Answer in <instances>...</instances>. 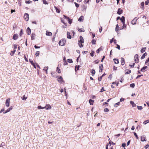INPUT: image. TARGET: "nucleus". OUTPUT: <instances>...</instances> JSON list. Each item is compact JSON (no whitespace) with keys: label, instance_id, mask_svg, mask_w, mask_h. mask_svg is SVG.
<instances>
[{"label":"nucleus","instance_id":"1","mask_svg":"<svg viewBox=\"0 0 149 149\" xmlns=\"http://www.w3.org/2000/svg\"><path fill=\"white\" fill-rule=\"evenodd\" d=\"M66 40L65 38H63L60 40L59 42V44L61 46H64L66 43Z\"/></svg>","mask_w":149,"mask_h":149},{"label":"nucleus","instance_id":"2","mask_svg":"<svg viewBox=\"0 0 149 149\" xmlns=\"http://www.w3.org/2000/svg\"><path fill=\"white\" fill-rule=\"evenodd\" d=\"M29 15L28 13H25L24 15V17L25 21H27L29 19Z\"/></svg>","mask_w":149,"mask_h":149},{"label":"nucleus","instance_id":"3","mask_svg":"<svg viewBox=\"0 0 149 149\" xmlns=\"http://www.w3.org/2000/svg\"><path fill=\"white\" fill-rule=\"evenodd\" d=\"M134 61L135 63H137L139 62L138 55L137 54H136L135 55L134 57Z\"/></svg>","mask_w":149,"mask_h":149},{"label":"nucleus","instance_id":"4","mask_svg":"<svg viewBox=\"0 0 149 149\" xmlns=\"http://www.w3.org/2000/svg\"><path fill=\"white\" fill-rule=\"evenodd\" d=\"M137 17H135L134 18L133 20L132 21V24L134 25L136 23V21L137 19H138V18L136 19L137 18Z\"/></svg>","mask_w":149,"mask_h":149},{"label":"nucleus","instance_id":"5","mask_svg":"<svg viewBox=\"0 0 149 149\" xmlns=\"http://www.w3.org/2000/svg\"><path fill=\"white\" fill-rule=\"evenodd\" d=\"M80 40H79L78 42L81 43H83L84 42V40L83 39V37L81 36H79Z\"/></svg>","mask_w":149,"mask_h":149},{"label":"nucleus","instance_id":"6","mask_svg":"<svg viewBox=\"0 0 149 149\" xmlns=\"http://www.w3.org/2000/svg\"><path fill=\"white\" fill-rule=\"evenodd\" d=\"M10 99L9 98L6 100V105L7 107H9V106Z\"/></svg>","mask_w":149,"mask_h":149},{"label":"nucleus","instance_id":"7","mask_svg":"<svg viewBox=\"0 0 149 149\" xmlns=\"http://www.w3.org/2000/svg\"><path fill=\"white\" fill-rule=\"evenodd\" d=\"M45 108L47 110L50 109H51V106L49 104H46L45 107Z\"/></svg>","mask_w":149,"mask_h":149},{"label":"nucleus","instance_id":"8","mask_svg":"<svg viewBox=\"0 0 149 149\" xmlns=\"http://www.w3.org/2000/svg\"><path fill=\"white\" fill-rule=\"evenodd\" d=\"M26 33L28 35H30L31 33V30L29 27L27 28L26 29Z\"/></svg>","mask_w":149,"mask_h":149},{"label":"nucleus","instance_id":"9","mask_svg":"<svg viewBox=\"0 0 149 149\" xmlns=\"http://www.w3.org/2000/svg\"><path fill=\"white\" fill-rule=\"evenodd\" d=\"M18 38V35L17 34H15L13 36V38L14 40H16Z\"/></svg>","mask_w":149,"mask_h":149},{"label":"nucleus","instance_id":"10","mask_svg":"<svg viewBox=\"0 0 149 149\" xmlns=\"http://www.w3.org/2000/svg\"><path fill=\"white\" fill-rule=\"evenodd\" d=\"M123 13V10L120 8H119L118 9L117 14L119 15H120Z\"/></svg>","mask_w":149,"mask_h":149},{"label":"nucleus","instance_id":"11","mask_svg":"<svg viewBox=\"0 0 149 149\" xmlns=\"http://www.w3.org/2000/svg\"><path fill=\"white\" fill-rule=\"evenodd\" d=\"M100 68V72H101L102 71V70L103 69V64H102L100 65L99 67Z\"/></svg>","mask_w":149,"mask_h":149},{"label":"nucleus","instance_id":"12","mask_svg":"<svg viewBox=\"0 0 149 149\" xmlns=\"http://www.w3.org/2000/svg\"><path fill=\"white\" fill-rule=\"evenodd\" d=\"M123 24V26L122 27V28H120V30H121V29H123L125 28H126V26L125 24V22H124V23H122Z\"/></svg>","mask_w":149,"mask_h":149},{"label":"nucleus","instance_id":"13","mask_svg":"<svg viewBox=\"0 0 149 149\" xmlns=\"http://www.w3.org/2000/svg\"><path fill=\"white\" fill-rule=\"evenodd\" d=\"M148 68V67L147 66H144L141 69V71H142V72H144L145 71V70L147 68Z\"/></svg>","mask_w":149,"mask_h":149},{"label":"nucleus","instance_id":"14","mask_svg":"<svg viewBox=\"0 0 149 149\" xmlns=\"http://www.w3.org/2000/svg\"><path fill=\"white\" fill-rule=\"evenodd\" d=\"M131 72L130 70H126L125 71V74H129Z\"/></svg>","mask_w":149,"mask_h":149},{"label":"nucleus","instance_id":"15","mask_svg":"<svg viewBox=\"0 0 149 149\" xmlns=\"http://www.w3.org/2000/svg\"><path fill=\"white\" fill-rule=\"evenodd\" d=\"M121 65H124V64H125V59H124L123 58H122L121 59Z\"/></svg>","mask_w":149,"mask_h":149},{"label":"nucleus","instance_id":"16","mask_svg":"<svg viewBox=\"0 0 149 149\" xmlns=\"http://www.w3.org/2000/svg\"><path fill=\"white\" fill-rule=\"evenodd\" d=\"M67 37L68 38L71 39V35H70V33L69 32H67Z\"/></svg>","mask_w":149,"mask_h":149},{"label":"nucleus","instance_id":"17","mask_svg":"<svg viewBox=\"0 0 149 149\" xmlns=\"http://www.w3.org/2000/svg\"><path fill=\"white\" fill-rule=\"evenodd\" d=\"M147 55V53L146 52H145L144 53L143 55H142V56H141V59H143Z\"/></svg>","mask_w":149,"mask_h":149},{"label":"nucleus","instance_id":"18","mask_svg":"<svg viewBox=\"0 0 149 149\" xmlns=\"http://www.w3.org/2000/svg\"><path fill=\"white\" fill-rule=\"evenodd\" d=\"M120 20L121 21L122 23H124L125 22V17L123 16L121 18H120Z\"/></svg>","mask_w":149,"mask_h":149},{"label":"nucleus","instance_id":"19","mask_svg":"<svg viewBox=\"0 0 149 149\" xmlns=\"http://www.w3.org/2000/svg\"><path fill=\"white\" fill-rule=\"evenodd\" d=\"M35 34L34 33H32L31 34V40H34L35 38Z\"/></svg>","mask_w":149,"mask_h":149},{"label":"nucleus","instance_id":"20","mask_svg":"<svg viewBox=\"0 0 149 149\" xmlns=\"http://www.w3.org/2000/svg\"><path fill=\"white\" fill-rule=\"evenodd\" d=\"M145 64L148 66H149V58L146 61Z\"/></svg>","mask_w":149,"mask_h":149},{"label":"nucleus","instance_id":"21","mask_svg":"<svg viewBox=\"0 0 149 149\" xmlns=\"http://www.w3.org/2000/svg\"><path fill=\"white\" fill-rule=\"evenodd\" d=\"M52 33L50 32H47L46 33V35L49 36H51L52 35Z\"/></svg>","mask_w":149,"mask_h":149},{"label":"nucleus","instance_id":"22","mask_svg":"<svg viewBox=\"0 0 149 149\" xmlns=\"http://www.w3.org/2000/svg\"><path fill=\"white\" fill-rule=\"evenodd\" d=\"M89 102L91 105H93V104L94 100L91 99H90L89 100Z\"/></svg>","mask_w":149,"mask_h":149},{"label":"nucleus","instance_id":"23","mask_svg":"<svg viewBox=\"0 0 149 149\" xmlns=\"http://www.w3.org/2000/svg\"><path fill=\"white\" fill-rule=\"evenodd\" d=\"M48 68V67H44V68L43 69V70H45L46 71V73L47 74V70Z\"/></svg>","mask_w":149,"mask_h":149},{"label":"nucleus","instance_id":"24","mask_svg":"<svg viewBox=\"0 0 149 149\" xmlns=\"http://www.w3.org/2000/svg\"><path fill=\"white\" fill-rule=\"evenodd\" d=\"M146 48V47L144 48H142L141 50V53H143L145 51Z\"/></svg>","mask_w":149,"mask_h":149},{"label":"nucleus","instance_id":"25","mask_svg":"<svg viewBox=\"0 0 149 149\" xmlns=\"http://www.w3.org/2000/svg\"><path fill=\"white\" fill-rule=\"evenodd\" d=\"M91 73H92V76H93L94 75L95 73V70L94 69H92L91 71Z\"/></svg>","mask_w":149,"mask_h":149},{"label":"nucleus","instance_id":"26","mask_svg":"<svg viewBox=\"0 0 149 149\" xmlns=\"http://www.w3.org/2000/svg\"><path fill=\"white\" fill-rule=\"evenodd\" d=\"M68 22L70 24H71L72 22V19L69 18H68Z\"/></svg>","mask_w":149,"mask_h":149},{"label":"nucleus","instance_id":"27","mask_svg":"<svg viewBox=\"0 0 149 149\" xmlns=\"http://www.w3.org/2000/svg\"><path fill=\"white\" fill-rule=\"evenodd\" d=\"M63 79L61 76H60L59 77V78H58V81L59 82H61L62 81Z\"/></svg>","mask_w":149,"mask_h":149},{"label":"nucleus","instance_id":"28","mask_svg":"<svg viewBox=\"0 0 149 149\" xmlns=\"http://www.w3.org/2000/svg\"><path fill=\"white\" fill-rule=\"evenodd\" d=\"M113 60L114 61V62L115 63L117 64L119 63V62L118 59H114Z\"/></svg>","mask_w":149,"mask_h":149},{"label":"nucleus","instance_id":"29","mask_svg":"<svg viewBox=\"0 0 149 149\" xmlns=\"http://www.w3.org/2000/svg\"><path fill=\"white\" fill-rule=\"evenodd\" d=\"M82 18H84L83 16H81L78 19V21L80 22L82 21L83 19H82Z\"/></svg>","mask_w":149,"mask_h":149},{"label":"nucleus","instance_id":"30","mask_svg":"<svg viewBox=\"0 0 149 149\" xmlns=\"http://www.w3.org/2000/svg\"><path fill=\"white\" fill-rule=\"evenodd\" d=\"M120 104V102H119L117 103H116L114 105V106L115 107H117L118 105H119Z\"/></svg>","mask_w":149,"mask_h":149},{"label":"nucleus","instance_id":"31","mask_svg":"<svg viewBox=\"0 0 149 149\" xmlns=\"http://www.w3.org/2000/svg\"><path fill=\"white\" fill-rule=\"evenodd\" d=\"M118 30H119V26L118 24H117L116 27V32H118L117 31H118Z\"/></svg>","mask_w":149,"mask_h":149},{"label":"nucleus","instance_id":"32","mask_svg":"<svg viewBox=\"0 0 149 149\" xmlns=\"http://www.w3.org/2000/svg\"><path fill=\"white\" fill-rule=\"evenodd\" d=\"M15 51V50H14L13 51H11L10 52V55L11 56H13Z\"/></svg>","mask_w":149,"mask_h":149},{"label":"nucleus","instance_id":"33","mask_svg":"<svg viewBox=\"0 0 149 149\" xmlns=\"http://www.w3.org/2000/svg\"><path fill=\"white\" fill-rule=\"evenodd\" d=\"M78 31L80 32H84V30L83 29H79Z\"/></svg>","mask_w":149,"mask_h":149},{"label":"nucleus","instance_id":"34","mask_svg":"<svg viewBox=\"0 0 149 149\" xmlns=\"http://www.w3.org/2000/svg\"><path fill=\"white\" fill-rule=\"evenodd\" d=\"M56 71L58 72V73H60L61 72L60 70L58 68V67H57Z\"/></svg>","mask_w":149,"mask_h":149},{"label":"nucleus","instance_id":"35","mask_svg":"<svg viewBox=\"0 0 149 149\" xmlns=\"http://www.w3.org/2000/svg\"><path fill=\"white\" fill-rule=\"evenodd\" d=\"M149 123V120H146V121H145L143 122V124L144 125H146L147 123Z\"/></svg>","mask_w":149,"mask_h":149},{"label":"nucleus","instance_id":"36","mask_svg":"<svg viewBox=\"0 0 149 149\" xmlns=\"http://www.w3.org/2000/svg\"><path fill=\"white\" fill-rule=\"evenodd\" d=\"M102 50V48L101 47H100L97 50L96 53H99L100 52V51Z\"/></svg>","mask_w":149,"mask_h":149},{"label":"nucleus","instance_id":"37","mask_svg":"<svg viewBox=\"0 0 149 149\" xmlns=\"http://www.w3.org/2000/svg\"><path fill=\"white\" fill-rule=\"evenodd\" d=\"M67 61L69 63H71L73 62V61H72V59H68L67 60Z\"/></svg>","mask_w":149,"mask_h":149},{"label":"nucleus","instance_id":"38","mask_svg":"<svg viewBox=\"0 0 149 149\" xmlns=\"http://www.w3.org/2000/svg\"><path fill=\"white\" fill-rule=\"evenodd\" d=\"M55 9L56 10V12L58 13H59L60 11V10L59 9H58L57 7H55Z\"/></svg>","mask_w":149,"mask_h":149},{"label":"nucleus","instance_id":"39","mask_svg":"<svg viewBox=\"0 0 149 149\" xmlns=\"http://www.w3.org/2000/svg\"><path fill=\"white\" fill-rule=\"evenodd\" d=\"M134 86H135V84L134 83L131 84L130 85V86L132 88H134Z\"/></svg>","mask_w":149,"mask_h":149},{"label":"nucleus","instance_id":"40","mask_svg":"<svg viewBox=\"0 0 149 149\" xmlns=\"http://www.w3.org/2000/svg\"><path fill=\"white\" fill-rule=\"evenodd\" d=\"M91 42L93 44H95L96 41L94 39H93L92 40Z\"/></svg>","mask_w":149,"mask_h":149},{"label":"nucleus","instance_id":"41","mask_svg":"<svg viewBox=\"0 0 149 149\" xmlns=\"http://www.w3.org/2000/svg\"><path fill=\"white\" fill-rule=\"evenodd\" d=\"M95 53V52L93 51H92L90 53V55L92 56L93 57L94 56V54Z\"/></svg>","mask_w":149,"mask_h":149},{"label":"nucleus","instance_id":"42","mask_svg":"<svg viewBox=\"0 0 149 149\" xmlns=\"http://www.w3.org/2000/svg\"><path fill=\"white\" fill-rule=\"evenodd\" d=\"M146 138L144 137L141 138V141H146L145 140Z\"/></svg>","mask_w":149,"mask_h":149},{"label":"nucleus","instance_id":"43","mask_svg":"<svg viewBox=\"0 0 149 149\" xmlns=\"http://www.w3.org/2000/svg\"><path fill=\"white\" fill-rule=\"evenodd\" d=\"M10 111V109H9L8 108L7 109L6 111L5 112H3V113H6L9 112Z\"/></svg>","mask_w":149,"mask_h":149},{"label":"nucleus","instance_id":"44","mask_svg":"<svg viewBox=\"0 0 149 149\" xmlns=\"http://www.w3.org/2000/svg\"><path fill=\"white\" fill-rule=\"evenodd\" d=\"M138 109L139 110H141L143 109V107L142 106H137Z\"/></svg>","mask_w":149,"mask_h":149},{"label":"nucleus","instance_id":"45","mask_svg":"<svg viewBox=\"0 0 149 149\" xmlns=\"http://www.w3.org/2000/svg\"><path fill=\"white\" fill-rule=\"evenodd\" d=\"M82 43H78V45L80 47H83V45L82 44Z\"/></svg>","mask_w":149,"mask_h":149},{"label":"nucleus","instance_id":"46","mask_svg":"<svg viewBox=\"0 0 149 149\" xmlns=\"http://www.w3.org/2000/svg\"><path fill=\"white\" fill-rule=\"evenodd\" d=\"M5 143L4 142H2L1 144L0 145V147H3V146L5 145Z\"/></svg>","mask_w":149,"mask_h":149},{"label":"nucleus","instance_id":"47","mask_svg":"<svg viewBox=\"0 0 149 149\" xmlns=\"http://www.w3.org/2000/svg\"><path fill=\"white\" fill-rule=\"evenodd\" d=\"M39 51H37L36 52V54H35V55L36 56H38L39 55Z\"/></svg>","mask_w":149,"mask_h":149},{"label":"nucleus","instance_id":"48","mask_svg":"<svg viewBox=\"0 0 149 149\" xmlns=\"http://www.w3.org/2000/svg\"><path fill=\"white\" fill-rule=\"evenodd\" d=\"M43 3L45 4H47L48 3L47 2L46 0H42Z\"/></svg>","mask_w":149,"mask_h":149},{"label":"nucleus","instance_id":"49","mask_svg":"<svg viewBox=\"0 0 149 149\" xmlns=\"http://www.w3.org/2000/svg\"><path fill=\"white\" fill-rule=\"evenodd\" d=\"M37 107L39 109H43L45 108V107H42L41 106H38V107Z\"/></svg>","mask_w":149,"mask_h":149},{"label":"nucleus","instance_id":"50","mask_svg":"<svg viewBox=\"0 0 149 149\" xmlns=\"http://www.w3.org/2000/svg\"><path fill=\"white\" fill-rule=\"evenodd\" d=\"M109 111V109L107 108H105L104 109V112H108Z\"/></svg>","mask_w":149,"mask_h":149},{"label":"nucleus","instance_id":"51","mask_svg":"<svg viewBox=\"0 0 149 149\" xmlns=\"http://www.w3.org/2000/svg\"><path fill=\"white\" fill-rule=\"evenodd\" d=\"M134 136H135V137H136V138L137 139H138L139 138L138 137V136L136 134L135 132H134Z\"/></svg>","mask_w":149,"mask_h":149},{"label":"nucleus","instance_id":"52","mask_svg":"<svg viewBox=\"0 0 149 149\" xmlns=\"http://www.w3.org/2000/svg\"><path fill=\"white\" fill-rule=\"evenodd\" d=\"M74 4L76 7L78 8L79 7V5L76 2H74Z\"/></svg>","mask_w":149,"mask_h":149},{"label":"nucleus","instance_id":"53","mask_svg":"<svg viewBox=\"0 0 149 149\" xmlns=\"http://www.w3.org/2000/svg\"><path fill=\"white\" fill-rule=\"evenodd\" d=\"M149 3V0H147V1L145 2V4L146 5H148V3Z\"/></svg>","mask_w":149,"mask_h":149},{"label":"nucleus","instance_id":"54","mask_svg":"<svg viewBox=\"0 0 149 149\" xmlns=\"http://www.w3.org/2000/svg\"><path fill=\"white\" fill-rule=\"evenodd\" d=\"M144 2H142L141 3V5L142 6V8H144Z\"/></svg>","mask_w":149,"mask_h":149},{"label":"nucleus","instance_id":"55","mask_svg":"<svg viewBox=\"0 0 149 149\" xmlns=\"http://www.w3.org/2000/svg\"><path fill=\"white\" fill-rule=\"evenodd\" d=\"M102 29V27L101 26H100V28H99V32L100 33L101 32Z\"/></svg>","mask_w":149,"mask_h":149},{"label":"nucleus","instance_id":"56","mask_svg":"<svg viewBox=\"0 0 149 149\" xmlns=\"http://www.w3.org/2000/svg\"><path fill=\"white\" fill-rule=\"evenodd\" d=\"M26 3H30L31 2V1L30 0L28 1H26L25 2Z\"/></svg>","mask_w":149,"mask_h":149},{"label":"nucleus","instance_id":"57","mask_svg":"<svg viewBox=\"0 0 149 149\" xmlns=\"http://www.w3.org/2000/svg\"><path fill=\"white\" fill-rule=\"evenodd\" d=\"M79 65H77V66H75V70H76V69H77V70H78L79 69Z\"/></svg>","mask_w":149,"mask_h":149},{"label":"nucleus","instance_id":"58","mask_svg":"<svg viewBox=\"0 0 149 149\" xmlns=\"http://www.w3.org/2000/svg\"><path fill=\"white\" fill-rule=\"evenodd\" d=\"M126 144L125 143H123L122 144V146L123 147H125V146Z\"/></svg>","mask_w":149,"mask_h":149},{"label":"nucleus","instance_id":"59","mask_svg":"<svg viewBox=\"0 0 149 149\" xmlns=\"http://www.w3.org/2000/svg\"><path fill=\"white\" fill-rule=\"evenodd\" d=\"M143 76V75L142 74V75H138L137 76V77H136V79H138L139 77H141V76Z\"/></svg>","mask_w":149,"mask_h":149},{"label":"nucleus","instance_id":"60","mask_svg":"<svg viewBox=\"0 0 149 149\" xmlns=\"http://www.w3.org/2000/svg\"><path fill=\"white\" fill-rule=\"evenodd\" d=\"M99 61H100L99 60H96L95 61H94V62H95L96 64H97L99 63Z\"/></svg>","mask_w":149,"mask_h":149},{"label":"nucleus","instance_id":"61","mask_svg":"<svg viewBox=\"0 0 149 149\" xmlns=\"http://www.w3.org/2000/svg\"><path fill=\"white\" fill-rule=\"evenodd\" d=\"M22 34H23V30L22 29H21L20 30V36H21Z\"/></svg>","mask_w":149,"mask_h":149},{"label":"nucleus","instance_id":"62","mask_svg":"<svg viewBox=\"0 0 149 149\" xmlns=\"http://www.w3.org/2000/svg\"><path fill=\"white\" fill-rule=\"evenodd\" d=\"M102 77L101 76L100 77H99L98 78V81H100L102 80Z\"/></svg>","mask_w":149,"mask_h":149},{"label":"nucleus","instance_id":"63","mask_svg":"<svg viewBox=\"0 0 149 149\" xmlns=\"http://www.w3.org/2000/svg\"><path fill=\"white\" fill-rule=\"evenodd\" d=\"M29 61L31 63L32 65H33V64L34 63L33 62V61L31 60V59H29Z\"/></svg>","mask_w":149,"mask_h":149},{"label":"nucleus","instance_id":"64","mask_svg":"<svg viewBox=\"0 0 149 149\" xmlns=\"http://www.w3.org/2000/svg\"><path fill=\"white\" fill-rule=\"evenodd\" d=\"M17 48V45H14V49L15 50Z\"/></svg>","mask_w":149,"mask_h":149}]
</instances>
